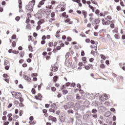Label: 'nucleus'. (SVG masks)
Wrapping results in <instances>:
<instances>
[{"label": "nucleus", "instance_id": "nucleus-57", "mask_svg": "<svg viewBox=\"0 0 125 125\" xmlns=\"http://www.w3.org/2000/svg\"><path fill=\"white\" fill-rule=\"evenodd\" d=\"M45 58L46 60H49L51 58V57H50V56H46Z\"/></svg>", "mask_w": 125, "mask_h": 125}, {"label": "nucleus", "instance_id": "nucleus-20", "mask_svg": "<svg viewBox=\"0 0 125 125\" xmlns=\"http://www.w3.org/2000/svg\"><path fill=\"white\" fill-rule=\"evenodd\" d=\"M44 4V2L43 1H41L39 2V4L38 5V7L40 8V7H42V5H43Z\"/></svg>", "mask_w": 125, "mask_h": 125}, {"label": "nucleus", "instance_id": "nucleus-32", "mask_svg": "<svg viewBox=\"0 0 125 125\" xmlns=\"http://www.w3.org/2000/svg\"><path fill=\"white\" fill-rule=\"evenodd\" d=\"M62 92L64 95H65V94H67L68 93V90H63L62 91Z\"/></svg>", "mask_w": 125, "mask_h": 125}, {"label": "nucleus", "instance_id": "nucleus-40", "mask_svg": "<svg viewBox=\"0 0 125 125\" xmlns=\"http://www.w3.org/2000/svg\"><path fill=\"white\" fill-rule=\"evenodd\" d=\"M51 17H52V18H54V17H55V13H54V12L51 13Z\"/></svg>", "mask_w": 125, "mask_h": 125}, {"label": "nucleus", "instance_id": "nucleus-6", "mask_svg": "<svg viewBox=\"0 0 125 125\" xmlns=\"http://www.w3.org/2000/svg\"><path fill=\"white\" fill-rule=\"evenodd\" d=\"M46 8H47L45 10L46 14L47 15H49L51 12V10L50 9H53V7L51 5H48L46 6Z\"/></svg>", "mask_w": 125, "mask_h": 125}, {"label": "nucleus", "instance_id": "nucleus-21", "mask_svg": "<svg viewBox=\"0 0 125 125\" xmlns=\"http://www.w3.org/2000/svg\"><path fill=\"white\" fill-rule=\"evenodd\" d=\"M26 29L27 30H31V29H32V27H31V24L28 23L26 26Z\"/></svg>", "mask_w": 125, "mask_h": 125}, {"label": "nucleus", "instance_id": "nucleus-18", "mask_svg": "<svg viewBox=\"0 0 125 125\" xmlns=\"http://www.w3.org/2000/svg\"><path fill=\"white\" fill-rule=\"evenodd\" d=\"M51 107L52 109H55V110H57V107L56 106V104L54 103L51 104Z\"/></svg>", "mask_w": 125, "mask_h": 125}, {"label": "nucleus", "instance_id": "nucleus-61", "mask_svg": "<svg viewBox=\"0 0 125 125\" xmlns=\"http://www.w3.org/2000/svg\"><path fill=\"white\" fill-rule=\"evenodd\" d=\"M30 19H27L26 21H25V23H26L27 24H29V22H30Z\"/></svg>", "mask_w": 125, "mask_h": 125}, {"label": "nucleus", "instance_id": "nucleus-15", "mask_svg": "<svg viewBox=\"0 0 125 125\" xmlns=\"http://www.w3.org/2000/svg\"><path fill=\"white\" fill-rule=\"evenodd\" d=\"M11 93L13 97H14V96H18V94H21L20 93H17L16 92L14 91L12 92Z\"/></svg>", "mask_w": 125, "mask_h": 125}, {"label": "nucleus", "instance_id": "nucleus-49", "mask_svg": "<svg viewBox=\"0 0 125 125\" xmlns=\"http://www.w3.org/2000/svg\"><path fill=\"white\" fill-rule=\"evenodd\" d=\"M12 40H15L16 39V35L14 34L12 37H11Z\"/></svg>", "mask_w": 125, "mask_h": 125}, {"label": "nucleus", "instance_id": "nucleus-37", "mask_svg": "<svg viewBox=\"0 0 125 125\" xmlns=\"http://www.w3.org/2000/svg\"><path fill=\"white\" fill-rule=\"evenodd\" d=\"M98 109L99 110H102V111H105V107L100 106Z\"/></svg>", "mask_w": 125, "mask_h": 125}, {"label": "nucleus", "instance_id": "nucleus-13", "mask_svg": "<svg viewBox=\"0 0 125 125\" xmlns=\"http://www.w3.org/2000/svg\"><path fill=\"white\" fill-rule=\"evenodd\" d=\"M59 6H60L61 7V10H60V12L64 11L66 9V7L64 5H59Z\"/></svg>", "mask_w": 125, "mask_h": 125}, {"label": "nucleus", "instance_id": "nucleus-31", "mask_svg": "<svg viewBox=\"0 0 125 125\" xmlns=\"http://www.w3.org/2000/svg\"><path fill=\"white\" fill-rule=\"evenodd\" d=\"M116 9L118 11H121L122 10V7H121V6L118 5L116 7Z\"/></svg>", "mask_w": 125, "mask_h": 125}, {"label": "nucleus", "instance_id": "nucleus-14", "mask_svg": "<svg viewBox=\"0 0 125 125\" xmlns=\"http://www.w3.org/2000/svg\"><path fill=\"white\" fill-rule=\"evenodd\" d=\"M82 14L83 15L84 18H86L87 16V12L86 11L83 10L82 11Z\"/></svg>", "mask_w": 125, "mask_h": 125}, {"label": "nucleus", "instance_id": "nucleus-10", "mask_svg": "<svg viewBox=\"0 0 125 125\" xmlns=\"http://www.w3.org/2000/svg\"><path fill=\"white\" fill-rule=\"evenodd\" d=\"M80 109V104L79 103H76L75 105L74 106V111H78Z\"/></svg>", "mask_w": 125, "mask_h": 125}, {"label": "nucleus", "instance_id": "nucleus-2", "mask_svg": "<svg viewBox=\"0 0 125 125\" xmlns=\"http://www.w3.org/2000/svg\"><path fill=\"white\" fill-rule=\"evenodd\" d=\"M85 42L87 43H89V42H91V44H93V45H91L90 47L92 49H93V48H95V51H97V44H98V42H97V43H96V46H94V44H95V41H94V40H91L90 41V39H86L85 40ZM95 47H96V48H95Z\"/></svg>", "mask_w": 125, "mask_h": 125}, {"label": "nucleus", "instance_id": "nucleus-45", "mask_svg": "<svg viewBox=\"0 0 125 125\" xmlns=\"http://www.w3.org/2000/svg\"><path fill=\"white\" fill-rule=\"evenodd\" d=\"M51 47L47 48V51L50 52V51H52V49L50 48Z\"/></svg>", "mask_w": 125, "mask_h": 125}, {"label": "nucleus", "instance_id": "nucleus-27", "mask_svg": "<svg viewBox=\"0 0 125 125\" xmlns=\"http://www.w3.org/2000/svg\"><path fill=\"white\" fill-rule=\"evenodd\" d=\"M49 47H52L53 46V42H51L48 43Z\"/></svg>", "mask_w": 125, "mask_h": 125}, {"label": "nucleus", "instance_id": "nucleus-58", "mask_svg": "<svg viewBox=\"0 0 125 125\" xmlns=\"http://www.w3.org/2000/svg\"><path fill=\"white\" fill-rule=\"evenodd\" d=\"M20 101L21 103L23 102L24 101V99L21 97H20Z\"/></svg>", "mask_w": 125, "mask_h": 125}, {"label": "nucleus", "instance_id": "nucleus-51", "mask_svg": "<svg viewBox=\"0 0 125 125\" xmlns=\"http://www.w3.org/2000/svg\"><path fill=\"white\" fill-rule=\"evenodd\" d=\"M80 36H81V37H82L83 38H85V37H86V36H85V34H84V33L80 34Z\"/></svg>", "mask_w": 125, "mask_h": 125}, {"label": "nucleus", "instance_id": "nucleus-22", "mask_svg": "<svg viewBox=\"0 0 125 125\" xmlns=\"http://www.w3.org/2000/svg\"><path fill=\"white\" fill-rule=\"evenodd\" d=\"M31 77L33 78V79H37L36 77H38V74L37 73H33L31 74Z\"/></svg>", "mask_w": 125, "mask_h": 125}, {"label": "nucleus", "instance_id": "nucleus-55", "mask_svg": "<svg viewBox=\"0 0 125 125\" xmlns=\"http://www.w3.org/2000/svg\"><path fill=\"white\" fill-rule=\"evenodd\" d=\"M33 40V37L31 36H28V41L30 42Z\"/></svg>", "mask_w": 125, "mask_h": 125}, {"label": "nucleus", "instance_id": "nucleus-3", "mask_svg": "<svg viewBox=\"0 0 125 125\" xmlns=\"http://www.w3.org/2000/svg\"><path fill=\"white\" fill-rule=\"evenodd\" d=\"M61 43L60 46H58L56 48H55L53 49V51L54 53H55V52H57V51H58V50H60V49H61L62 47H64L65 46V44H64V43L62 42V41H60L59 43Z\"/></svg>", "mask_w": 125, "mask_h": 125}, {"label": "nucleus", "instance_id": "nucleus-17", "mask_svg": "<svg viewBox=\"0 0 125 125\" xmlns=\"http://www.w3.org/2000/svg\"><path fill=\"white\" fill-rule=\"evenodd\" d=\"M18 2L20 9H22V0H19Z\"/></svg>", "mask_w": 125, "mask_h": 125}, {"label": "nucleus", "instance_id": "nucleus-34", "mask_svg": "<svg viewBox=\"0 0 125 125\" xmlns=\"http://www.w3.org/2000/svg\"><path fill=\"white\" fill-rule=\"evenodd\" d=\"M89 7L92 10V12H94V7L90 5H89Z\"/></svg>", "mask_w": 125, "mask_h": 125}, {"label": "nucleus", "instance_id": "nucleus-48", "mask_svg": "<svg viewBox=\"0 0 125 125\" xmlns=\"http://www.w3.org/2000/svg\"><path fill=\"white\" fill-rule=\"evenodd\" d=\"M3 77V78H5V79H7V78H8V75L7 74H4Z\"/></svg>", "mask_w": 125, "mask_h": 125}, {"label": "nucleus", "instance_id": "nucleus-42", "mask_svg": "<svg viewBox=\"0 0 125 125\" xmlns=\"http://www.w3.org/2000/svg\"><path fill=\"white\" fill-rule=\"evenodd\" d=\"M66 40L67 42H72V38L70 37H67Z\"/></svg>", "mask_w": 125, "mask_h": 125}, {"label": "nucleus", "instance_id": "nucleus-60", "mask_svg": "<svg viewBox=\"0 0 125 125\" xmlns=\"http://www.w3.org/2000/svg\"><path fill=\"white\" fill-rule=\"evenodd\" d=\"M14 104H15V105H18V104H19V101H14Z\"/></svg>", "mask_w": 125, "mask_h": 125}, {"label": "nucleus", "instance_id": "nucleus-52", "mask_svg": "<svg viewBox=\"0 0 125 125\" xmlns=\"http://www.w3.org/2000/svg\"><path fill=\"white\" fill-rule=\"evenodd\" d=\"M113 33H118V28H116L115 29L112 30Z\"/></svg>", "mask_w": 125, "mask_h": 125}, {"label": "nucleus", "instance_id": "nucleus-25", "mask_svg": "<svg viewBox=\"0 0 125 125\" xmlns=\"http://www.w3.org/2000/svg\"><path fill=\"white\" fill-rule=\"evenodd\" d=\"M100 56H101V58L103 59V60H106V57L105 56V55L103 54H101Z\"/></svg>", "mask_w": 125, "mask_h": 125}, {"label": "nucleus", "instance_id": "nucleus-8", "mask_svg": "<svg viewBox=\"0 0 125 125\" xmlns=\"http://www.w3.org/2000/svg\"><path fill=\"white\" fill-rule=\"evenodd\" d=\"M114 1L116 3H118V2H120V5L122 7H125V3L124 2V1H123V0H114Z\"/></svg>", "mask_w": 125, "mask_h": 125}, {"label": "nucleus", "instance_id": "nucleus-59", "mask_svg": "<svg viewBox=\"0 0 125 125\" xmlns=\"http://www.w3.org/2000/svg\"><path fill=\"white\" fill-rule=\"evenodd\" d=\"M41 29V25H38L37 27H36V30L37 31H39V30H40Z\"/></svg>", "mask_w": 125, "mask_h": 125}, {"label": "nucleus", "instance_id": "nucleus-28", "mask_svg": "<svg viewBox=\"0 0 125 125\" xmlns=\"http://www.w3.org/2000/svg\"><path fill=\"white\" fill-rule=\"evenodd\" d=\"M110 115H111V113L110 112H107L104 114V116L107 117H110Z\"/></svg>", "mask_w": 125, "mask_h": 125}, {"label": "nucleus", "instance_id": "nucleus-56", "mask_svg": "<svg viewBox=\"0 0 125 125\" xmlns=\"http://www.w3.org/2000/svg\"><path fill=\"white\" fill-rule=\"evenodd\" d=\"M42 40L43 41H45V40H46V36L43 35L42 38Z\"/></svg>", "mask_w": 125, "mask_h": 125}, {"label": "nucleus", "instance_id": "nucleus-54", "mask_svg": "<svg viewBox=\"0 0 125 125\" xmlns=\"http://www.w3.org/2000/svg\"><path fill=\"white\" fill-rule=\"evenodd\" d=\"M15 20H16V21H18L20 20V17H16L15 18Z\"/></svg>", "mask_w": 125, "mask_h": 125}, {"label": "nucleus", "instance_id": "nucleus-4", "mask_svg": "<svg viewBox=\"0 0 125 125\" xmlns=\"http://www.w3.org/2000/svg\"><path fill=\"white\" fill-rule=\"evenodd\" d=\"M73 106H74V103L69 102L66 104V105H64V108L65 110H68V109L73 108Z\"/></svg>", "mask_w": 125, "mask_h": 125}, {"label": "nucleus", "instance_id": "nucleus-50", "mask_svg": "<svg viewBox=\"0 0 125 125\" xmlns=\"http://www.w3.org/2000/svg\"><path fill=\"white\" fill-rule=\"evenodd\" d=\"M75 85L76 83H70V86H72V87H75Z\"/></svg>", "mask_w": 125, "mask_h": 125}, {"label": "nucleus", "instance_id": "nucleus-41", "mask_svg": "<svg viewBox=\"0 0 125 125\" xmlns=\"http://www.w3.org/2000/svg\"><path fill=\"white\" fill-rule=\"evenodd\" d=\"M92 117L94 119H97V113H93V115H92Z\"/></svg>", "mask_w": 125, "mask_h": 125}, {"label": "nucleus", "instance_id": "nucleus-9", "mask_svg": "<svg viewBox=\"0 0 125 125\" xmlns=\"http://www.w3.org/2000/svg\"><path fill=\"white\" fill-rule=\"evenodd\" d=\"M83 118L84 120H85L87 122H90V119L89 118V114H86L84 115Z\"/></svg>", "mask_w": 125, "mask_h": 125}, {"label": "nucleus", "instance_id": "nucleus-39", "mask_svg": "<svg viewBox=\"0 0 125 125\" xmlns=\"http://www.w3.org/2000/svg\"><path fill=\"white\" fill-rule=\"evenodd\" d=\"M91 112L93 114H96L97 113V110L96 109H93Z\"/></svg>", "mask_w": 125, "mask_h": 125}, {"label": "nucleus", "instance_id": "nucleus-30", "mask_svg": "<svg viewBox=\"0 0 125 125\" xmlns=\"http://www.w3.org/2000/svg\"><path fill=\"white\" fill-rule=\"evenodd\" d=\"M28 49H29V51L33 52V47H32V45H29L28 46Z\"/></svg>", "mask_w": 125, "mask_h": 125}, {"label": "nucleus", "instance_id": "nucleus-63", "mask_svg": "<svg viewBox=\"0 0 125 125\" xmlns=\"http://www.w3.org/2000/svg\"><path fill=\"white\" fill-rule=\"evenodd\" d=\"M52 121V122H56L57 121V120L56 119V118L53 117Z\"/></svg>", "mask_w": 125, "mask_h": 125}, {"label": "nucleus", "instance_id": "nucleus-1", "mask_svg": "<svg viewBox=\"0 0 125 125\" xmlns=\"http://www.w3.org/2000/svg\"><path fill=\"white\" fill-rule=\"evenodd\" d=\"M110 20H112V16H107L106 17L104 18V19H102V24L105 26H109V25L110 24V28L114 29L115 28V24H114L115 21H111Z\"/></svg>", "mask_w": 125, "mask_h": 125}, {"label": "nucleus", "instance_id": "nucleus-46", "mask_svg": "<svg viewBox=\"0 0 125 125\" xmlns=\"http://www.w3.org/2000/svg\"><path fill=\"white\" fill-rule=\"evenodd\" d=\"M114 37H115V39H120V36H119V35L118 34H115V35H114Z\"/></svg>", "mask_w": 125, "mask_h": 125}, {"label": "nucleus", "instance_id": "nucleus-44", "mask_svg": "<svg viewBox=\"0 0 125 125\" xmlns=\"http://www.w3.org/2000/svg\"><path fill=\"white\" fill-rule=\"evenodd\" d=\"M31 91L33 94H36V90L35 88H32Z\"/></svg>", "mask_w": 125, "mask_h": 125}, {"label": "nucleus", "instance_id": "nucleus-64", "mask_svg": "<svg viewBox=\"0 0 125 125\" xmlns=\"http://www.w3.org/2000/svg\"><path fill=\"white\" fill-rule=\"evenodd\" d=\"M9 125V122L7 121V122H4V125Z\"/></svg>", "mask_w": 125, "mask_h": 125}, {"label": "nucleus", "instance_id": "nucleus-5", "mask_svg": "<svg viewBox=\"0 0 125 125\" xmlns=\"http://www.w3.org/2000/svg\"><path fill=\"white\" fill-rule=\"evenodd\" d=\"M58 66L57 65V63H55L51 65V71L52 72H57L58 71Z\"/></svg>", "mask_w": 125, "mask_h": 125}, {"label": "nucleus", "instance_id": "nucleus-19", "mask_svg": "<svg viewBox=\"0 0 125 125\" xmlns=\"http://www.w3.org/2000/svg\"><path fill=\"white\" fill-rule=\"evenodd\" d=\"M82 60L83 62V63H84V64H86V63H87V61H86V57H83L82 58Z\"/></svg>", "mask_w": 125, "mask_h": 125}, {"label": "nucleus", "instance_id": "nucleus-47", "mask_svg": "<svg viewBox=\"0 0 125 125\" xmlns=\"http://www.w3.org/2000/svg\"><path fill=\"white\" fill-rule=\"evenodd\" d=\"M53 21H55V18H52L49 20V22H52Z\"/></svg>", "mask_w": 125, "mask_h": 125}, {"label": "nucleus", "instance_id": "nucleus-53", "mask_svg": "<svg viewBox=\"0 0 125 125\" xmlns=\"http://www.w3.org/2000/svg\"><path fill=\"white\" fill-rule=\"evenodd\" d=\"M51 90H52V91H55V90H56V88H55V87H52L51 88Z\"/></svg>", "mask_w": 125, "mask_h": 125}, {"label": "nucleus", "instance_id": "nucleus-36", "mask_svg": "<svg viewBox=\"0 0 125 125\" xmlns=\"http://www.w3.org/2000/svg\"><path fill=\"white\" fill-rule=\"evenodd\" d=\"M12 47H15L16 46V42L15 41H13L12 43Z\"/></svg>", "mask_w": 125, "mask_h": 125}, {"label": "nucleus", "instance_id": "nucleus-33", "mask_svg": "<svg viewBox=\"0 0 125 125\" xmlns=\"http://www.w3.org/2000/svg\"><path fill=\"white\" fill-rule=\"evenodd\" d=\"M56 110H55V109H54V108H53V109H52V108H50L49 109V112H51V113H55V111H56Z\"/></svg>", "mask_w": 125, "mask_h": 125}, {"label": "nucleus", "instance_id": "nucleus-23", "mask_svg": "<svg viewBox=\"0 0 125 125\" xmlns=\"http://www.w3.org/2000/svg\"><path fill=\"white\" fill-rule=\"evenodd\" d=\"M100 68H101V69H105L106 68V66L105 64L102 63L100 65Z\"/></svg>", "mask_w": 125, "mask_h": 125}, {"label": "nucleus", "instance_id": "nucleus-43", "mask_svg": "<svg viewBox=\"0 0 125 125\" xmlns=\"http://www.w3.org/2000/svg\"><path fill=\"white\" fill-rule=\"evenodd\" d=\"M12 53H14V54H18V53H19V51H16V50H13L12 51Z\"/></svg>", "mask_w": 125, "mask_h": 125}, {"label": "nucleus", "instance_id": "nucleus-35", "mask_svg": "<svg viewBox=\"0 0 125 125\" xmlns=\"http://www.w3.org/2000/svg\"><path fill=\"white\" fill-rule=\"evenodd\" d=\"M67 113L68 114H74V111H73L72 109H69L67 110Z\"/></svg>", "mask_w": 125, "mask_h": 125}, {"label": "nucleus", "instance_id": "nucleus-16", "mask_svg": "<svg viewBox=\"0 0 125 125\" xmlns=\"http://www.w3.org/2000/svg\"><path fill=\"white\" fill-rule=\"evenodd\" d=\"M92 67V64H89L88 65H85L84 68L85 70H90V68Z\"/></svg>", "mask_w": 125, "mask_h": 125}, {"label": "nucleus", "instance_id": "nucleus-26", "mask_svg": "<svg viewBox=\"0 0 125 125\" xmlns=\"http://www.w3.org/2000/svg\"><path fill=\"white\" fill-rule=\"evenodd\" d=\"M35 2H36V0H32L31 1L29 2V3L34 6Z\"/></svg>", "mask_w": 125, "mask_h": 125}, {"label": "nucleus", "instance_id": "nucleus-38", "mask_svg": "<svg viewBox=\"0 0 125 125\" xmlns=\"http://www.w3.org/2000/svg\"><path fill=\"white\" fill-rule=\"evenodd\" d=\"M76 99L78 100H80L81 99V96H80V95L79 94H77L76 95Z\"/></svg>", "mask_w": 125, "mask_h": 125}, {"label": "nucleus", "instance_id": "nucleus-11", "mask_svg": "<svg viewBox=\"0 0 125 125\" xmlns=\"http://www.w3.org/2000/svg\"><path fill=\"white\" fill-rule=\"evenodd\" d=\"M65 23H68L69 25H72L73 22V21H71V19L67 18L66 20H64Z\"/></svg>", "mask_w": 125, "mask_h": 125}, {"label": "nucleus", "instance_id": "nucleus-12", "mask_svg": "<svg viewBox=\"0 0 125 125\" xmlns=\"http://www.w3.org/2000/svg\"><path fill=\"white\" fill-rule=\"evenodd\" d=\"M101 20L100 18L96 19L94 21V22H93V24H95V25H98L99 23L101 22Z\"/></svg>", "mask_w": 125, "mask_h": 125}, {"label": "nucleus", "instance_id": "nucleus-24", "mask_svg": "<svg viewBox=\"0 0 125 125\" xmlns=\"http://www.w3.org/2000/svg\"><path fill=\"white\" fill-rule=\"evenodd\" d=\"M62 17H64L65 18H68V17H69V15H66V12H63L62 14Z\"/></svg>", "mask_w": 125, "mask_h": 125}, {"label": "nucleus", "instance_id": "nucleus-29", "mask_svg": "<svg viewBox=\"0 0 125 125\" xmlns=\"http://www.w3.org/2000/svg\"><path fill=\"white\" fill-rule=\"evenodd\" d=\"M20 55L21 57H23L24 55H25V52H24L23 51H21L20 53Z\"/></svg>", "mask_w": 125, "mask_h": 125}, {"label": "nucleus", "instance_id": "nucleus-7", "mask_svg": "<svg viewBox=\"0 0 125 125\" xmlns=\"http://www.w3.org/2000/svg\"><path fill=\"white\" fill-rule=\"evenodd\" d=\"M34 7V6L33 5H31L30 3L26 6V8L28 11H32L33 10V8Z\"/></svg>", "mask_w": 125, "mask_h": 125}, {"label": "nucleus", "instance_id": "nucleus-62", "mask_svg": "<svg viewBox=\"0 0 125 125\" xmlns=\"http://www.w3.org/2000/svg\"><path fill=\"white\" fill-rule=\"evenodd\" d=\"M85 55V54L84 53V51H82V52H81V56H84Z\"/></svg>", "mask_w": 125, "mask_h": 125}]
</instances>
